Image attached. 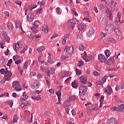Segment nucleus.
I'll use <instances>...</instances> for the list:
<instances>
[{"label":"nucleus","instance_id":"nucleus-1","mask_svg":"<svg viewBox=\"0 0 124 124\" xmlns=\"http://www.w3.org/2000/svg\"><path fill=\"white\" fill-rule=\"evenodd\" d=\"M68 28L70 30H72L75 27V24H78L79 21L77 18H74L72 19L69 20Z\"/></svg>","mask_w":124,"mask_h":124},{"label":"nucleus","instance_id":"nucleus-2","mask_svg":"<svg viewBox=\"0 0 124 124\" xmlns=\"http://www.w3.org/2000/svg\"><path fill=\"white\" fill-rule=\"evenodd\" d=\"M1 37L2 38H3L4 40H2V42H4L5 43V41L7 43H9L10 42V38L7 35V33L5 31H3L1 33Z\"/></svg>","mask_w":124,"mask_h":124},{"label":"nucleus","instance_id":"nucleus-3","mask_svg":"<svg viewBox=\"0 0 124 124\" xmlns=\"http://www.w3.org/2000/svg\"><path fill=\"white\" fill-rule=\"evenodd\" d=\"M88 91V87L82 85L79 87V94L81 96H84Z\"/></svg>","mask_w":124,"mask_h":124},{"label":"nucleus","instance_id":"nucleus-4","mask_svg":"<svg viewBox=\"0 0 124 124\" xmlns=\"http://www.w3.org/2000/svg\"><path fill=\"white\" fill-rule=\"evenodd\" d=\"M115 26L113 24H108L106 26V31L107 33H112L114 31Z\"/></svg>","mask_w":124,"mask_h":124},{"label":"nucleus","instance_id":"nucleus-5","mask_svg":"<svg viewBox=\"0 0 124 124\" xmlns=\"http://www.w3.org/2000/svg\"><path fill=\"white\" fill-rule=\"evenodd\" d=\"M4 75V78L7 79V81H10V80H11V78H10L11 77V76H12V73L8 71V69L7 68L5 69V72Z\"/></svg>","mask_w":124,"mask_h":124},{"label":"nucleus","instance_id":"nucleus-6","mask_svg":"<svg viewBox=\"0 0 124 124\" xmlns=\"http://www.w3.org/2000/svg\"><path fill=\"white\" fill-rule=\"evenodd\" d=\"M121 16H122L121 13L118 12L117 13V17H116L114 20L116 25H120V24H121Z\"/></svg>","mask_w":124,"mask_h":124},{"label":"nucleus","instance_id":"nucleus-7","mask_svg":"<svg viewBox=\"0 0 124 124\" xmlns=\"http://www.w3.org/2000/svg\"><path fill=\"white\" fill-rule=\"evenodd\" d=\"M98 60L101 62H104L105 63H106V62L107 61L105 56L102 54H99L98 55Z\"/></svg>","mask_w":124,"mask_h":124},{"label":"nucleus","instance_id":"nucleus-8","mask_svg":"<svg viewBox=\"0 0 124 124\" xmlns=\"http://www.w3.org/2000/svg\"><path fill=\"white\" fill-rule=\"evenodd\" d=\"M112 63H115V60L112 57H109V59H108V60L106 61V64H108V65H111Z\"/></svg>","mask_w":124,"mask_h":124},{"label":"nucleus","instance_id":"nucleus-9","mask_svg":"<svg viewBox=\"0 0 124 124\" xmlns=\"http://www.w3.org/2000/svg\"><path fill=\"white\" fill-rule=\"evenodd\" d=\"M110 4V7L111 8V11H115V8L116 7V4H117V2H114V1L111 0L110 3H109Z\"/></svg>","mask_w":124,"mask_h":124},{"label":"nucleus","instance_id":"nucleus-10","mask_svg":"<svg viewBox=\"0 0 124 124\" xmlns=\"http://www.w3.org/2000/svg\"><path fill=\"white\" fill-rule=\"evenodd\" d=\"M79 79L80 80V82L82 84H84V85L88 83V80L87 79V78L85 77L84 76H82L79 78Z\"/></svg>","mask_w":124,"mask_h":124},{"label":"nucleus","instance_id":"nucleus-11","mask_svg":"<svg viewBox=\"0 0 124 124\" xmlns=\"http://www.w3.org/2000/svg\"><path fill=\"white\" fill-rule=\"evenodd\" d=\"M103 9V12H104L105 16H106V17H108V14L110 12L109 8H108L107 6H105Z\"/></svg>","mask_w":124,"mask_h":124},{"label":"nucleus","instance_id":"nucleus-12","mask_svg":"<svg viewBox=\"0 0 124 124\" xmlns=\"http://www.w3.org/2000/svg\"><path fill=\"white\" fill-rule=\"evenodd\" d=\"M93 34H94V29L93 28H90L88 33V37H92Z\"/></svg>","mask_w":124,"mask_h":124},{"label":"nucleus","instance_id":"nucleus-13","mask_svg":"<svg viewBox=\"0 0 124 124\" xmlns=\"http://www.w3.org/2000/svg\"><path fill=\"white\" fill-rule=\"evenodd\" d=\"M31 89H33V90L38 89V88H39V82H34L33 84L31 85Z\"/></svg>","mask_w":124,"mask_h":124},{"label":"nucleus","instance_id":"nucleus-14","mask_svg":"<svg viewBox=\"0 0 124 124\" xmlns=\"http://www.w3.org/2000/svg\"><path fill=\"white\" fill-rule=\"evenodd\" d=\"M108 90L105 89L104 92L107 93L108 94H111V93H113V90H112V88H111V86L108 85Z\"/></svg>","mask_w":124,"mask_h":124},{"label":"nucleus","instance_id":"nucleus-15","mask_svg":"<svg viewBox=\"0 0 124 124\" xmlns=\"http://www.w3.org/2000/svg\"><path fill=\"white\" fill-rule=\"evenodd\" d=\"M107 1L106 0H101V3L100 4V9H103L104 8V3L107 4Z\"/></svg>","mask_w":124,"mask_h":124},{"label":"nucleus","instance_id":"nucleus-16","mask_svg":"<svg viewBox=\"0 0 124 124\" xmlns=\"http://www.w3.org/2000/svg\"><path fill=\"white\" fill-rule=\"evenodd\" d=\"M77 36L78 39H82L83 35H82V31H78L76 32Z\"/></svg>","mask_w":124,"mask_h":124},{"label":"nucleus","instance_id":"nucleus-17","mask_svg":"<svg viewBox=\"0 0 124 124\" xmlns=\"http://www.w3.org/2000/svg\"><path fill=\"white\" fill-rule=\"evenodd\" d=\"M124 109V104H122L117 106V112H121Z\"/></svg>","mask_w":124,"mask_h":124},{"label":"nucleus","instance_id":"nucleus-18","mask_svg":"<svg viewBox=\"0 0 124 124\" xmlns=\"http://www.w3.org/2000/svg\"><path fill=\"white\" fill-rule=\"evenodd\" d=\"M40 24V22L38 21H35L33 24L32 25L33 28H34L35 29H37L39 27V25Z\"/></svg>","mask_w":124,"mask_h":124},{"label":"nucleus","instance_id":"nucleus-19","mask_svg":"<svg viewBox=\"0 0 124 124\" xmlns=\"http://www.w3.org/2000/svg\"><path fill=\"white\" fill-rule=\"evenodd\" d=\"M12 86L13 88H15H15L17 87H20V83H19V82H18L17 81H15L12 83Z\"/></svg>","mask_w":124,"mask_h":124},{"label":"nucleus","instance_id":"nucleus-20","mask_svg":"<svg viewBox=\"0 0 124 124\" xmlns=\"http://www.w3.org/2000/svg\"><path fill=\"white\" fill-rule=\"evenodd\" d=\"M17 122H18V115L16 114L14 116L13 121L11 122V124H15V123H17Z\"/></svg>","mask_w":124,"mask_h":124},{"label":"nucleus","instance_id":"nucleus-21","mask_svg":"<svg viewBox=\"0 0 124 124\" xmlns=\"http://www.w3.org/2000/svg\"><path fill=\"white\" fill-rule=\"evenodd\" d=\"M27 18L28 21H29V22H32V21L34 20V15H31L30 16H27Z\"/></svg>","mask_w":124,"mask_h":124},{"label":"nucleus","instance_id":"nucleus-22","mask_svg":"<svg viewBox=\"0 0 124 124\" xmlns=\"http://www.w3.org/2000/svg\"><path fill=\"white\" fill-rule=\"evenodd\" d=\"M46 73L47 77H49V76H50V74H54V73H55V70L54 69H50L49 70H47L46 71Z\"/></svg>","mask_w":124,"mask_h":124},{"label":"nucleus","instance_id":"nucleus-23","mask_svg":"<svg viewBox=\"0 0 124 124\" xmlns=\"http://www.w3.org/2000/svg\"><path fill=\"white\" fill-rule=\"evenodd\" d=\"M108 124H117V120L114 118H110Z\"/></svg>","mask_w":124,"mask_h":124},{"label":"nucleus","instance_id":"nucleus-24","mask_svg":"<svg viewBox=\"0 0 124 124\" xmlns=\"http://www.w3.org/2000/svg\"><path fill=\"white\" fill-rule=\"evenodd\" d=\"M84 29H85V25H84V24H79L78 25V31H82L84 30Z\"/></svg>","mask_w":124,"mask_h":124},{"label":"nucleus","instance_id":"nucleus-25","mask_svg":"<svg viewBox=\"0 0 124 124\" xmlns=\"http://www.w3.org/2000/svg\"><path fill=\"white\" fill-rule=\"evenodd\" d=\"M101 24L105 26L108 24V19L106 18H103L101 20Z\"/></svg>","mask_w":124,"mask_h":124},{"label":"nucleus","instance_id":"nucleus-26","mask_svg":"<svg viewBox=\"0 0 124 124\" xmlns=\"http://www.w3.org/2000/svg\"><path fill=\"white\" fill-rule=\"evenodd\" d=\"M62 88H60V90L56 93V94L58 97V101L60 102V99H61L60 97L62 96Z\"/></svg>","mask_w":124,"mask_h":124},{"label":"nucleus","instance_id":"nucleus-27","mask_svg":"<svg viewBox=\"0 0 124 124\" xmlns=\"http://www.w3.org/2000/svg\"><path fill=\"white\" fill-rule=\"evenodd\" d=\"M73 54V46H71L69 48V50L68 51V55H72Z\"/></svg>","mask_w":124,"mask_h":124},{"label":"nucleus","instance_id":"nucleus-28","mask_svg":"<svg viewBox=\"0 0 124 124\" xmlns=\"http://www.w3.org/2000/svg\"><path fill=\"white\" fill-rule=\"evenodd\" d=\"M107 41L108 42H111V43H116V40L112 38V37L108 38Z\"/></svg>","mask_w":124,"mask_h":124},{"label":"nucleus","instance_id":"nucleus-29","mask_svg":"<svg viewBox=\"0 0 124 124\" xmlns=\"http://www.w3.org/2000/svg\"><path fill=\"white\" fill-rule=\"evenodd\" d=\"M32 99H34L35 100H37L39 101V100H41V97L40 95L38 96H32L31 97Z\"/></svg>","mask_w":124,"mask_h":124},{"label":"nucleus","instance_id":"nucleus-30","mask_svg":"<svg viewBox=\"0 0 124 124\" xmlns=\"http://www.w3.org/2000/svg\"><path fill=\"white\" fill-rule=\"evenodd\" d=\"M7 27L10 31H12L13 30V24L11 23H9L7 25Z\"/></svg>","mask_w":124,"mask_h":124},{"label":"nucleus","instance_id":"nucleus-31","mask_svg":"<svg viewBox=\"0 0 124 124\" xmlns=\"http://www.w3.org/2000/svg\"><path fill=\"white\" fill-rule=\"evenodd\" d=\"M45 50V46H40L38 48H37V51L39 53H40V52H42L43 51H44Z\"/></svg>","mask_w":124,"mask_h":124},{"label":"nucleus","instance_id":"nucleus-32","mask_svg":"<svg viewBox=\"0 0 124 124\" xmlns=\"http://www.w3.org/2000/svg\"><path fill=\"white\" fill-rule=\"evenodd\" d=\"M72 86L73 88H77L78 87V82H77V81L74 80V82H72Z\"/></svg>","mask_w":124,"mask_h":124},{"label":"nucleus","instance_id":"nucleus-33","mask_svg":"<svg viewBox=\"0 0 124 124\" xmlns=\"http://www.w3.org/2000/svg\"><path fill=\"white\" fill-rule=\"evenodd\" d=\"M114 31L117 34V35H121V31L119 30V28H114Z\"/></svg>","mask_w":124,"mask_h":124},{"label":"nucleus","instance_id":"nucleus-34","mask_svg":"<svg viewBox=\"0 0 124 124\" xmlns=\"http://www.w3.org/2000/svg\"><path fill=\"white\" fill-rule=\"evenodd\" d=\"M42 31L44 33H47L48 32V26L46 25L45 27H43Z\"/></svg>","mask_w":124,"mask_h":124},{"label":"nucleus","instance_id":"nucleus-35","mask_svg":"<svg viewBox=\"0 0 124 124\" xmlns=\"http://www.w3.org/2000/svg\"><path fill=\"white\" fill-rule=\"evenodd\" d=\"M105 55L107 58L110 57V55H111V53H110V50L108 49L106 50L105 51Z\"/></svg>","mask_w":124,"mask_h":124},{"label":"nucleus","instance_id":"nucleus-36","mask_svg":"<svg viewBox=\"0 0 124 124\" xmlns=\"http://www.w3.org/2000/svg\"><path fill=\"white\" fill-rule=\"evenodd\" d=\"M98 109V105H93L92 108L91 109L92 111H93L94 110H97Z\"/></svg>","mask_w":124,"mask_h":124},{"label":"nucleus","instance_id":"nucleus-37","mask_svg":"<svg viewBox=\"0 0 124 124\" xmlns=\"http://www.w3.org/2000/svg\"><path fill=\"white\" fill-rule=\"evenodd\" d=\"M5 5H6V7H9L11 5V2L9 0H6L5 2Z\"/></svg>","mask_w":124,"mask_h":124},{"label":"nucleus","instance_id":"nucleus-38","mask_svg":"<svg viewBox=\"0 0 124 124\" xmlns=\"http://www.w3.org/2000/svg\"><path fill=\"white\" fill-rule=\"evenodd\" d=\"M28 122H29L30 124L32 123V114H31V115L28 116Z\"/></svg>","mask_w":124,"mask_h":124},{"label":"nucleus","instance_id":"nucleus-39","mask_svg":"<svg viewBox=\"0 0 124 124\" xmlns=\"http://www.w3.org/2000/svg\"><path fill=\"white\" fill-rule=\"evenodd\" d=\"M70 101H74L76 99V96L74 95L70 96L69 97Z\"/></svg>","mask_w":124,"mask_h":124},{"label":"nucleus","instance_id":"nucleus-40","mask_svg":"<svg viewBox=\"0 0 124 124\" xmlns=\"http://www.w3.org/2000/svg\"><path fill=\"white\" fill-rule=\"evenodd\" d=\"M119 70V68H107L108 71H116Z\"/></svg>","mask_w":124,"mask_h":124},{"label":"nucleus","instance_id":"nucleus-41","mask_svg":"<svg viewBox=\"0 0 124 124\" xmlns=\"http://www.w3.org/2000/svg\"><path fill=\"white\" fill-rule=\"evenodd\" d=\"M108 76H105L104 77H103V78H102V83H103V84H104V83H105V82H106V79H107V78H108Z\"/></svg>","mask_w":124,"mask_h":124},{"label":"nucleus","instance_id":"nucleus-42","mask_svg":"<svg viewBox=\"0 0 124 124\" xmlns=\"http://www.w3.org/2000/svg\"><path fill=\"white\" fill-rule=\"evenodd\" d=\"M76 71L77 75H81L82 74V71L79 69L76 68Z\"/></svg>","mask_w":124,"mask_h":124},{"label":"nucleus","instance_id":"nucleus-43","mask_svg":"<svg viewBox=\"0 0 124 124\" xmlns=\"http://www.w3.org/2000/svg\"><path fill=\"white\" fill-rule=\"evenodd\" d=\"M68 58H69V56L62 55L61 60H62V61H64V60H66V59H68Z\"/></svg>","mask_w":124,"mask_h":124},{"label":"nucleus","instance_id":"nucleus-44","mask_svg":"<svg viewBox=\"0 0 124 124\" xmlns=\"http://www.w3.org/2000/svg\"><path fill=\"white\" fill-rule=\"evenodd\" d=\"M62 9L60 7H57L56 12L59 15L62 14Z\"/></svg>","mask_w":124,"mask_h":124},{"label":"nucleus","instance_id":"nucleus-45","mask_svg":"<svg viewBox=\"0 0 124 124\" xmlns=\"http://www.w3.org/2000/svg\"><path fill=\"white\" fill-rule=\"evenodd\" d=\"M47 62H49V63H54V60L52 59L51 57H48L47 59Z\"/></svg>","mask_w":124,"mask_h":124},{"label":"nucleus","instance_id":"nucleus-46","mask_svg":"<svg viewBox=\"0 0 124 124\" xmlns=\"http://www.w3.org/2000/svg\"><path fill=\"white\" fill-rule=\"evenodd\" d=\"M109 20H112L113 19V14L110 12L108 13V16Z\"/></svg>","mask_w":124,"mask_h":124},{"label":"nucleus","instance_id":"nucleus-47","mask_svg":"<svg viewBox=\"0 0 124 124\" xmlns=\"http://www.w3.org/2000/svg\"><path fill=\"white\" fill-rule=\"evenodd\" d=\"M82 58L86 62H90L91 61V60L88 58L87 56H83Z\"/></svg>","mask_w":124,"mask_h":124},{"label":"nucleus","instance_id":"nucleus-48","mask_svg":"<svg viewBox=\"0 0 124 124\" xmlns=\"http://www.w3.org/2000/svg\"><path fill=\"white\" fill-rule=\"evenodd\" d=\"M96 84L97 86H101V85H103V83L102 82V81L101 80H99V81H97L96 82Z\"/></svg>","mask_w":124,"mask_h":124},{"label":"nucleus","instance_id":"nucleus-49","mask_svg":"<svg viewBox=\"0 0 124 124\" xmlns=\"http://www.w3.org/2000/svg\"><path fill=\"white\" fill-rule=\"evenodd\" d=\"M28 37H29V38L31 39L32 40L34 39V36L31 34H28Z\"/></svg>","mask_w":124,"mask_h":124},{"label":"nucleus","instance_id":"nucleus-50","mask_svg":"<svg viewBox=\"0 0 124 124\" xmlns=\"http://www.w3.org/2000/svg\"><path fill=\"white\" fill-rule=\"evenodd\" d=\"M31 30L33 31V32H34V33H35V34H36V33H37V32H38V30H37V29H36V28H31Z\"/></svg>","mask_w":124,"mask_h":124},{"label":"nucleus","instance_id":"nucleus-51","mask_svg":"<svg viewBox=\"0 0 124 124\" xmlns=\"http://www.w3.org/2000/svg\"><path fill=\"white\" fill-rule=\"evenodd\" d=\"M12 59H10L7 64V66H10V65H11V64L12 63Z\"/></svg>","mask_w":124,"mask_h":124},{"label":"nucleus","instance_id":"nucleus-52","mask_svg":"<svg viewBox=\"0 0 124 124\" xmlns=\"http://www.w3.org/2000/svg\"><path fill=\"white\" fill-rule=\"evenodd\" d=\"M6 81H7V79L4 77V78L0 82L1 84H4Z\"/></svg>","mask_w":124,"mask_h":124},{"label":"nucleus","instance_id":"nucleus-53","mask_svg":"<svg viewBox=\"0 0 124 124\" xmlns=\"http://www.w3.org/2000/svg\"><path fill=\"white\" fill-rule=\"evenodd\" d=\"M21 26H22V24H21V23L20 22H16V28H20Z\"/></svg>","mask_w":124,"mask_h":124},{"label":"nucleus","instance_id":"nucleus-54","mask_svg":"<svg viewBox=\"0 0 124 124\" xmlns=\"http://www.w3.org/2000/svg\"><path fill=\"white\" fill-rule=\"evenodd\" d=\"M8 104H9L10 107H12L13 106V101H9V102H8Z\"/></svg>","mask_w":124,"mask_h":124},{"label":"nucleus","instance_id":"nucleus-55","mask_svg":"<svg viewBox=\"0 0 124 124\" xmlns=\"http://www.w3.org/2000/svg\"><path fill=\"white\" fill-rule=\"evenodd\" d=\"M43 9L42 8H41L39 10H38L37 12L36 13L37 14H41V13H42L43 12Z\"/></svg>","mask_w":124,"mask_h":124},{"label":"nucleus","instance_id":"nucleus-56","mask_svg":"<svg viewBox=\"0 0 124 124\" xmlns=\"http://www.w3.org/2000/svg\"><path fill=\"white\" fill-rule=\"evenodd\" d=\"M15 91H16V92H20V91H22V89L20 88V87H16L15 88Z\"/></svg>","mask_w":124,"mask_h":124},{"label":"nucleus","instance_id":"nucleus-57","mask_svg":"<svg viewBox=\"0 0 124 124\" xmlns=\"http://www.w3.org/2000/svg\"><path fill=\"white\" fill-rule=\"evenodd\" d=\"M23 68L24 69H27V68H28V62H25L24 64Z\"/></svg>","mask_w":124,"mask_h":124},{"label":"nucleus","instance_id":"nucleus-58","mask_svg":"<svg viewBox=\"0 0 124 124\" xmlns=\"http://www.w3.org/2000/svg\"><path fill=\"white\" fill-rule=\"evenodd\" d=\"M59 36V34H55L52 35V36L51 37V39H54V38H56V37H58Z\"/></svg>","mask_w":124,"mask_h":124},{"label":"nucleus","instance_id":"nucleus-59","mask_svg":"<svg viewBox=\"0 0 124 124\" xmlns=\"http://www.w3.org/2000/svg\"><path fill=\"white\" fill-rule=\"evenodd\" d=\"M23 96L25 97V99H28V98H29V96L26 94V92H25L23 93Z\"/></svg>","mask_w":124,"mask_h":124},{"label":"nucleus","instance_id":"nucleus-60","mask_svg":"<svg viewBox=\"0 0 124 124\" xmlns=\"http://www.w3.org/2000/svg\"><path fill=\"white\" fill-rule=\"evenodd\" d=\"M84 64V62L82 61H79V64L78 65V66L81 67L82 65Z\"/></svg>","mask_w":124,"mask_h":124},{"label":"nucleus","instance_id":"nucleus-61","mask_svg":"<svg viewBox=\"0 0 124 124\" xmlns=\"http://www.w3.org/2000/svg\"><path fill=\"white\" fill-rule=\"evenodd\" d=\"M4 14L5 15V16H6L7 17H9V12H8V11H5L4 12Z\"/></svg>","mask_w":124,"mask_h":124},{"label":"nucleus","instance_id":"nucleus-62","mask_svg":"<svg viewBox=\"0 0 124 124\" xmlns=\"http://www.w3.org/2000/svg\"><path fill=\"white\" fill-rule=\"evenodd\" d=\"M1 74H4L5 73V70L4 68H1L0 70Z\"/></svg>","mask_w":124,"mask_h":124},{"label":"nucleus","instance_id":"nucleus-63","mask_svg":"<svg viewBox=\"0 0 124 124\" xmlns=\"http://www.w3.org/2000/svg\"><path fill=\"white\" fill-rule=\"evenodd\" d=\"M70 36V34L69 33H67L66 34L64 35V38H68Z\"/></svg>","mask_w":124,"mask_h":124},{"label":"nucleus","instance_id":"nucleus-64","mask_svg":"<svg viewBox=\"0 0 124 124\" xmlns=\"http://www.w3.org/2000/svg\"><path fill=\"white\" fill-rule=\"evenodd\" d=\"M79 50H80V51H84V46L81 45L79 46Z\"/></svg>","mask_w":124,"mask_h":124}]
</instances>
